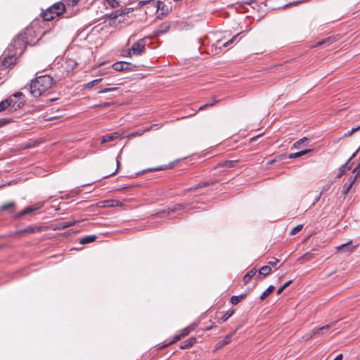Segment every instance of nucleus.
<instances>
[{
	"label": "nucleus",
	"mask_w": 360,
	"mask_h": 360,
	"mask_svg": "<svg viewBox=\"0 0 360 360\" xmlns=\"http://www.w3.org/2000/svg\"><path fill=\"white\" fill-rule=\"evenodd\" d=\"M340 170H344L345 172H346L347 171L349 170V167H347V164H344L340 167Z\"/></svg>",
	"instance_id": "nucleus-55"
},
{
	"label": "nucleus",
	"mask_w": 360,
	"mask_h": 360,
	"mask_svg": "<svg viewBox=\"0 0 360 360\" xmlns=\"http://www.w3.org/2000/svg\"><path fill=\"white\" fill-rule=\"evenodd\" d=\"M358 153V150L352 154V155L349 158V159L347 161L345 164H347V167H349V169H351L354 162H352L351 160L353 158H354L356 155V153Z\"/></svg>",
	"instance_id": "nucleus-47"
},
{
	"label": "nucleus",
	"mask_w": 360,
	"mask_h": 360,
	"mask_svg": "<svg viewBox=\"0 0 360 360\" xmlns=\"http://www.w3.org/2000/svg\"><path fill=\"white\" fill-rule=\"evenodd\" d=\"M113 15H114L113 12L107 15V18L110 20V22H109L110 25L115 24L116 22L115 17H114Z\"/></svg>",
	"instance_id": "nucleus-46"
},
{
	"label": "nucleus",
	"mask_w": 360,
	"mask_h": 360,
	"mask_svg": "<svg viewBox=\"0 0 360 360\" xmlns=\"http://www.w3.org/2000/svg\"><path fill=\"white\" fill-rule=\"evenodd\" d=\"M292 280H290L288 281H287L286 283H285L281 288H279L277 290V295H281V292L287 288L288 287L291 283H292Z\"/></svg>",
	"instance_id": "nucleus-40"
},
{
	"label": "nucleus",
	"mask_w": 360,
	"mask_h": 360,
	"mask_svg": "<svg viewBox=\"0 0 360 360\" xmlns=\"http://www.w3.org/2000/svg\"><path fill=\"white\" fill-rule=\"evenodd\" d=\"M103 207H112L121 205V202L117 200H107L103 202Z\"/></svg>",
	"instance_id": "nucleus-17"
},
{
	"label": "nucleus",
	"mask_w": 360,
	"mask_h": 360,
	"mask_svg": "<svg viewBox=\"0 0 360 360\" xmlns=\"http://www.w3.org/2000/svg\"><path fill=\"white\" fill-rule=\"evenodd\" d=\"M309 335H310V333H307V334L304 336V338L306 340H308L311 339L312 337H309Z\"/></svg>",
	"instance_id": "nucleus-62"
},
{
	"label": "nucleus",
	"mask_w": 360,
	"mask_h": 360,
	"mask_svg": "<svg viewBox=\"0 0 360 360\" xmlns=\"http://www.w3.org/2000/svg\"><path fill=\"white\" fill-rule=\"evenodd\" d=\"M337 322L338 321H333V322H330V323L326 324L322 327L316 328L317 333L321 334V333H324L325 331H326V330H329L330 328H331L332 327H333L337 323Z\"/></svg>",
	"instance_id": "nucleus-20"
},
{
	"label": "nucleus",
	"mask_w": 360,
	"mask_h": 360,
	"mask_svg": "<svg viewBox=\"0 0 360 360\" xmlns=\"http://www.w3.org/2000/svg\"><path fill=\"white\" fill-rule=\"evenodd\" d=\"M345 171L344 170H340V173L337 175V177L338 178H340L342 175L345 174Z\"/></svg>",
	"instance_id": "nucleus-61"
},
{
	"label": "nucleus",
	"mask_w": 360,
	"mask_h": 360,
	"mask_svg": "<svg viewBox=\"0 0 360 360\" xmlns=\"http://www.w3.org/2000/svg\"><path fill=\"white\" fill-rule=\"evenodd\" d=\"M352 240H349L342 245L336 247L338 251L342 250L345 252H353L359 246V245H351Z\"/></svg>",
	"instance_id": "nucleus-7"
},
{
	"label": "nucleus",
	"mask_w": 360,
	"mask_h": 360,
	"mask_svg": "<svg viewBox=\"0 0 360 360\" xmlns=\"http://www.w3.org/2000/svg\"><path fill=\"white\" fill-rule=\"evenodd\" d=\"M43 206H44V203L39 202V203H37V205L27 207L25 208L23 210H22L21 212H18L16 214L15 218L18 219L25 214H27L32 213L34 211H37V210H39L40 208H41Z\"/></svg>",
	"instance_id": "nucleus-4"
},
{
	"label": "nucleus",
	"mask_w": 360,
	"mask_h": 360,
	"mask_svg": "<svg viewBox=\"0 0 360 360\" xmlns=\"http://www.w3.org/2000/svg\"><path fill=\"white\" fill-rule=\"evenodd\" d=\"M77 222V221H76V220H71V221H61L56 225V228L54 229H59V230L65 229L66 228H68V227L75 225Z\"/></svg>",
	"instance_id": "nucleus-12"
},
{
	"label": "nucleus",
	"mask_w": 360,
	"mask_h": 360,
	"mask_svg": "<svg viewBox=\"0 0 360 360\" xmlns=\"http://www.w3.org/2000/svg\"><path fill=\"white\" fill-rule=\"evenodd\" d=\"M117 89H118L117 87L104 88V89H101L98 93V94L107 93V92L116 91Z\"/></svg>",
	"instance_id": "nucleus-45"
},
{
	"label": "nucleus",
	"mask_w": 360,
	"mask_h": 360,
	"mask_svg": "<svg viewBox=\"0 0 360 360\" xmlns=\"http://www.w3.org/2000/svg\"><path fill=\"white\" fill-rule=\"evenodd\" d=\"M309 142V139L307 137L302 138L299 141H296L293 146L292 148L295 149H300L302 148L304 144V143Z\"/></svg>",
	"instance_id": "nucleus-26"
},
{
	"label": "nucleus",
	"mask_w": 360,
	"mask_h": 360,
	"mask_svg": "<svg viewBox=\"0 0 360 360\" xmlns=\"http://www.w3.org/2000/svg\"><path fill=\"white\" fill-rule=\"evenodd\" d=\"M145 132H147V131H145V128H144L143 129H140V130H137L136 131L131 132V134H129L128 136L129 138H134V137H136V136H141Z\"/></svg>",
	"instance_id": "nucleus-36"
},
{
	"label": "nucleus",
	"mask_w": 360,
	"mask_h": 360,
	"mask_svg": "<svg viewBox=\"0 0 360 360\" xmlns=\"http://www.w3.org/2000/svg\"><path fill=\"white\" fill-rule=\"evenodd\" d=\"M114 13V17H115V19H117L118 17L122 16L126 13H129V9H119L113 12Z\"/></svg>",
	"instance_id": "nucleus-34"
},
{
	"label": "nucleus",
	"mask_w": 360,
	"mask_h": 360,
	"mask_svg": "<svg viewBox=\"0 0 360 360\" xmlns=\"http://www.w3.org/2000/svg\"><path fill=\"white\" fill-rule=\"evenodd\" d=\"M235 312L234 309H231L226 311L223 316L218 320L219 323H222L228 320Z\"/></svg>",
	"instance_id": "nucleus-19"
},
{
	"label": "nucleus",
	"mask_w": 360,
	"mask_h": 360,
	"mask_svg": "<svg viewBox=\"0 0 360 360\" xmlns=\"http://www.w3.org/2000/svg\"><path fill=\"white\" fill-rule=\"evenodd\" d=\"M22 95V94L20 91H18V92H16V93L13 94V96H14L15 98H19Z\"/></svg>",
	"instance_id": "nucleus-57"
},
{
	"label": "nucleus",
	"mask_w": 360,
	"mask_h": 360,
	"mask_svg": "<svg viewBox=\"0 0 360 360\" xmlns=\"http://www.w3.org/2000/svg\"><path fill=\"white\" fill-rule=\"evenodd\" d=\"M311 151V150L309 149H305V150H301L300 152H297V153H291L288 155V158H290V159H295V158H300L304 155H306L307 153H309V152Z\"/></svg>",
	"instance_id": "nucleus-25"
},
{
	"label": "nucleus",
	"mask_w": 360,
	"mask_h": 360,
	"mask_svg": "<svg viewBox=\"0 0 360 360\" xmlns=\"http://www.w3.org/2000/svg\"><path fill=\"white\" fill-rule=\"evenodd\" d=\"M1 210L8 211L9 213H13L15 210V204L14 202L6 203L2 205Z\"/></svg>",
	"instance_id": "nucleus-24"
},
{
	"label": "nucleus",
	"mask_w": 360,
	"mask_h": 360,
	"mask_svg": "<svg viewBox=\"0 0 360 360\" xmlns=\"http://www.w3.org/2000/svg\"><path fill=\"white\" fill-rule=\"evenodd\" d=\"M195 326L194 324H192V325L182 329L180 331L181 336L183 338L187 336L192 330H195Z\"/></svg>",
	"instance_id": "nucleus-29"
},
{
	"label": "nucleus",
	"mask_w": 360,
	"mask_h": 360,
	"mask_svg": "<svg viewBox=\"0 0 360 360\" xmlns=\"http://www.w3.org/2000/svg\"><path fill=\"white\" fill-rule=\"evenodd\" d=\"M183 337L181 336V333L179 332V334H176L175 336L174 337V339L173 340H172L170 342H169L168 344H167L166 345H165L163 347H167L172 344H174L176 342L180 340Z\"/></svg>",
	"instance_id": "nucleus-42"
},
{
	"label": "nucleus",
	"mask_w": 360,
	"mask_h": 360,
	"mask_svg": "<svg viewBox=\"0 0 360 360\" xmlns=\"http://www.w3.org/2000/svg\"><path fill=\"white\" fill-rule=\"evenodd\" d=\"M120 136L118 132L108 134L102 137L101 143H108L117 139Z\"/></svg>",
	"instance_id": "nucleus-11"
},
{
	"label": "nucleus",
	"mask_w": 360,
	"mask_h": 360,
	"mask_svg": "<svg viewBox=\"0 0 360 360\" xmlns=\"http://www.w3.org/2000/svg\"><path fill=\"white\" fill-rule=\"evenodd\" d=\"M102 80H103L102 78H99V79H96L92 80L91 82H88L87 84H84V88H86V89L91 88L94 86H96V85L98 84Z\"/></svg>",
	"instance_id": "nucleus-35"
},
{
	"label": "nucleus",
	"mask_w": 360,
	"mask_h": 360,
	"mask_svg": "<svg viewBox=\"0 0 360 360\" xmlns=\"http://www.w3.org/2000/svg\"><path fill=\"white\" fill-rule=\"evenodd\" d=\"M271 272V267L270 266H264L259 270L258 278H262L270 274Z\"/></svg>",
	"instance_id": "nucleus-15"
},
{
	"label": "nucleus",
	"mask_w": 360,
	"mask_h": 360,
	"mask_svg": "<svg viewBox=\"0 0 360 360\" xmlns=\"http://www.w3.org/2000/svg\"><path fill=\"white\" fill-rule=\"evenodd\" d=\"M120 156H118V157H117V158H116V162H117V169L120 168Z\"/></svg>",
	"instance_id": "nucleus-58"
},
{
	"label": "nucleus",
	"mask_w": 360,
	"mask_h": 360,
	"mask_svg": "<svg viewBox=\"0 0 360 360\" xmlns=\"http://www.w3.org/2000/svg\"><path fill=\"white\" fill-rule=\"evenodd\" d=\"M183 205L181 204H176L171 207H167L166 210H163L158 213L160 217H162L165 214H170L176 212L177 210H181Z\"/></svg>",
	"instance_id": "nucleus-8"
},
{
	"label": "nucleus",
	"mask_w": 360,
	"mask_h": 360,
	"mask_svg": "<svg viewBox=\"0 0 360 360\" xmlns=\"http://www.w3.org/2000/svg\"><path fill=\"white\" fill-rule=\"evenodd\" d=\"M111 104L112 103H109V102H104V103H101L100 104L94 105V108L99 107V108H105L109 107L110 105H111Z\"/></svg>",
	"instance_id": "nucleus-51"
},
{
	"label": "nucleus",
	"mask_w": 360,
	"mask_h": 360,
	"mask_svg": "<svg viewBox=\"0 0 360 360\" xmlns=\"http://www.w3.org/2000/svg\"><path fill=\"white\" fill-rule=\"evenodd\" d=\"M16 58L13 56L7 55L4 57V64L5 65H11L12 64H15L16 61Z\"/></svg>",
	"instance_id": "nucleus-28"
},
{
	"label": "nucleus",
	"mask_w": 360,
	"mask_h": 360,
	"mask_svg": "<svg viewBox=\"0 0 360 360\" xmlns=\"http://www.w3.org/2000/svg\"><path fill=\"white\" fill-rule=\"evenodd\" d=\"M356 179V176H354L352 179H350L347 182H346L343 186L342 193L345 197L349 192L352 185L355 182Z\"/></svg>",
	"instance_id": "nucleus-13"
},
{
	"label": "nucleus",
	"mask_w": 360,
	"mask_h": 360,
	"mask_svg": "<svg viewBox=\"0 0 360 360\" xmlns=\"http://www.w3.org/2000/svg\"><path fill=\"white\" fill-rule=\"evenodd\" d=\"M234 334H235V331L226 335L222 340L219 341L217 344V345H216L218 349H219V348H221L222 347H224V345L229 344L231 342V339L233 336Z\"/></svg>",
	"instance_id": "nucleus-14"
},
{
	"label": "nucleus",
	"mask_w": 360,
	"mask_h": 360,
	"mask_svg": "<svg viewBox=\"0 0 360 360\" xmlns=\"http://www.w3.org/2000/svg\"><path fill=\"white\" fill-rule=\"evenodd\" d=\"M157 8L158 9H160L162 6H163V3L161 1H158L157 3Z\"/></svg>",
	"instance_id": "nucleus-60"
},
{
	"label": "nucleus",
	"mask_w": 360,
	"mask_h": 360,
	"mask_svg": "<svg viewBox=\"0 0 360 360\" xmlns=\"http://www.w3.org/2000/svg\"><path fill=\"white\" fill-rule=\"evenodd\" d=\"M274 289L275 287L274 285H269V288L260 295V299L262 300H265L274 290Z\"/></svg>",
	"instance_id": "nucleus-30"
},
{
	"label": "nucleus",
	"mask_w": 360,
	"mask_h": 360,
	"mask_svg": "<svg viewBox=\"0 0 360 360\" xmlns=\"http://www.w3.org/2000/svg\"><path fill=\"white\" fill-rule=\"evenodd\" d=\"M245 295L232 296L231 298V302L232 304L236 305V304H238L240 302H241L243 299H245Z\"/></svg>",
	"instance_id": "nucleus-31"
},
{
	"label": "nucleus",
	"mask_w": 360,
	"mask_h": 360,
	"mask_svg": "<svg viewBox=\"0 0 360 360\" xmlns=\"http://www.w3.org/2000/svg\"><path fill=\"white\" fill-rule=\"evenodd\" d=\"M333 39L334 38H333V37H328V38H326L324 40H321V41H318L316 45L321 46V45H323L324 44H326L327 42L333 43L334 42L333 41Z\"/></svg>",
	"instance_id": "nucleus-44"
},
{
	"label": "nucleus",
	"mask_w": 360,
	"mask_h": 360,
	"mask_svg": "<svg viewBox=\"0 0 360 360\" xmlns=\"http://www.w3.org/2000/svg\"><path fill=\"white\" fill-rule=\"evenodd\" d=\"M39 230H40L39 228H36V227L30 226L27 228L20 231L19 233H33L36 231H39Z\"/></svg>",
	"instance_id": "nucleus-32"
},
{
	"label": "nucleus",
	"mask_w": 360,
	"mask_h": 360,
	"mask_svg": "<svg viewBox=\"0 0 360 360\" xmlns=\"http://www.w3.org/2000/svg\"><path fill=\"white\" fill-rule=\"evenodd\" d=\"M78 1L79 0H70V1L71 2L72 5L77 4Z\"/></svg>",
	"instance_id": "nucleus-63"
},
{
	"label": "nucleus",
	"mask_w": 360,
	"mask_h": 360,
	"mask_svg": "<svg viewBox=\"0 0 360 360\" xmlns=\"http://www.w3.org/2000/svg\"><path fill=\"white\" fill-rule=\"evenodd\" d=\"M53 81V77L47 75L32 80L29 87L30 94L34 98H39L52 86Z\"/></svg>",
	"instance_id": "nucleus-1"
},
{
	"label": "nucleus",
	"mask_w": 360,
	"mask_h": 360,
	"mask_svg": "<svg viewBox=\"0 0 360 360\" xmlns=\"http://www.w3.org/2000/svg\"><path fill=\"white\" fill-rule=\"evenodd\" d=\"M342 354H340L334 359V360H342Z\"/></svg>",
	"instance_id": "nucleus-59"
},
{
	"label": "nucleus",
	"mask_w": 360,
	"mask_h": 360,
	"mask_svg": "<svg viewBox=\"0 0 360 360\" xmlns=\"http://www.w3.org/2000/svg\"><path fill=\"white\" fill-rule=\"evenodd\" d=\"M169 29V25L167 22L162 24L158 31V33L163 34L168 31Z\"/></svg>",
	"instance_id": "nucleus-38"
},
{
	"label": "nucleus",
	"mask_w": 360,
	"mask_h": 360,
	"mask_svg": "<svg viewBox=\"0 0 360 360\" xmlns=\"http://www.w3.org/2000/svg\"><path fill=\"white\" fill-rule=\"evenodd\" d=\"M278 262L279 260L278 259H275L274 260L269 261L268 264L272 266H275Z\"/></svg>",
	"instance_id": "nucleus-54"
},
{
	"label": "nucleus",
	"mask_w": 360,
	"mask_h": 360,
	"mask_svg": "<svg viewBox=\"0 0 360 360\" xmlns=\"http://www.w3.org/2000/svg\"><path fill=\"white\" fill-rule=\"evenodd\" d=\"M16 102H14L12 98H8L4 101H2L0 102V112L7 109L8 107L12 106L15 110H16V108H15Z\"/></svg>",
	"instance_id": "nucleus-9"
},
{
	"label": "nucleus",
	"mask_w": 360,
	"mask_h": 360,
	"mask_svg": "<svg viewBox=\"0 0 360 360\" xmlns=\"http://www.w3.org/2000/svg\"><path fill=\"white\" fill-rule=\"evenodd\" d=\"M50 10L55 17L59 16L65 11V6L64 4L61 2L56 3L53 6H50Z\"/></svg>",
	"instance_id": "nucleus-6"
},
{
	"label": "nucleus",
	"mask_w": 360,
	"mask_h": 360,
	"mask_svg": "<svg viewBox=\"0 0 360 360\" xmlns=\"http://www.w3.org/2000/svg\"><path fill=\"white\" fill-rule=\"evenodd\" d=\"M360 129V125L356 127H354L352 128L350 131H348L345 134V136H351L352 134H353L354 132L359 131Z\"/></svg>",
	"instance_id": "nucleus-48"
},
{
	"label": "nucleus",
	"mask_w": 360,
	"mask_h": 360,
	"mask_svg": "<svg viewBox=\"0 0 360 360\" xmlns=\"http://www.w3.org/2000/svg\"><path fill=\"white\" fill-rule=\"evenodd\" d=\"M353 173H356L355 176L356 177L360 175V162L358 164V165L354 169Z\"/></svg>",
	"instance_id": "nucleus-53"
},
{
	"label": "nucleus",
	"mask_w": 360,
	"mask_h": 360,
	"mask_svg": "<svg viewBox=\"0 0 360 360\" xmlns=\"http://www.w3.org/2000/svg\"><path fill=\"white\" fill-rule=\"evenodd\" d=\"M240 34H236V35L233 36L231 39L226 40L224 41H222V39L218 40L217 42H219V43L221 42V43H223V45H224V46L231 45V44L235 43V42L238 43V42H239V41H237V39L238 38Z\"/></svg>",
	"instance_id": "nucleus-27"
},
{
	"label": "nucleus",
	"mask_w": 360,
	"mask_h": 360,
	"mask_svg": "<svg viewBox=\"0 0 360 360\" xmlns=\"http://www.w3.org/2000/svg\"><path fill=\"white\" fill-rule=\"evenodd\" d=\"M257 271L256 268H252L245 274L243 278L244 285H246L251 280V278L256 274Z\"/></svg>",
	"instance_id": "nucleus-16"
},
{
	"label": "nucleus",
	"mask_w": 360,
	"mask_h": 360,
	"mask_svg": "<svg viewBox=\"0 0 360 360\" xmlns=\"http://www.w3.org/2000/svg\"><path fill=\"white\" fill-rule=\"evenodd\" d=\"M212 184H213V182L210 181H202V182H200L199 184H196L195 186L189 188L188 189V191H195L198 188L207 187L210 185H212Z\"/></svg>",
	"instance_id": "nucleus-18"
},
{
	"label": "nucleus",
	"mask_w": 360,
	"mask_h": 360,
	"mask_svg": "<svg viewBox=\"0 0 360 360\" xmlns=\"http://www.w3.org/2000/svg\"><path fill=\"white\" fill-rule=\"evenodd\" d=\"M205 46H198L197 47V50L200 53V55H202L204 53H207V54H212V55H214V54H217L219 53V51L221 49V46H214V48H213V46H206L207 49H202L204 48Z\"/></svg>",
	"instance_id": "nucleus-5"
},
{
	"label": "nucleus",
	"mask_w": 360,
	"mask_h": 360,
	"mask_svg": "<svg viewBox=\"0 0 360 360\" xmlns=\"http://www.w3.org/2000/svg\"><path fill=\"white\" fill-rule=\"evenodd\" d=\"M66 64L68 66H70L72 67V69L73 70L76 66H77V63L73 60H71V59H68L66 60Z\"/></svg>",
	"instance_id": "nucleus-49"
},
{
	"label": "nucleus",
	"mask_w": 360,
	"mask_h": 360,
	"mask_svg": "<svg viewBox=\"0 0 360 360\" xmlns=\"http://www.w3.org/2000/svg\"><path fill=\"white\" fill-rule=\"evenodd\" d=\"M11 121L10 119H6V118H1L0 119V127L9 123Z\"/></svg>",
	"instance_id": "nucleus-52"
},
{
	"label": "nucleus",
	"mask_w": 360,
	"mask_h": 360,
	"mask_svg": "<svg viewBox=\"0 0 360 360\" xmlns=\"http://www.w3.org/2000/svg\"><path fill=\"white\" fill-rule=\"evenodd\" d=\"M106 4L112 8H117L120 2L117 0H105Z\"/></svg>",
	"instance_id": "nucleus-37"
},
{
	"label": "nucleus",
	"mask_w": 360,
	"mask_h": 360,
	"mask_svg": "<svg viewBox=\"0 0 360 360\" xmlns=\"http://www.w3.org/2000/svg\"><path fill=\"white\" fill-rule=\"evenodd\" d=\"M134 68H135V65L132 63L124 61H118L114 63L110 67H108V70H110L112 68L115 71L121 72L124 70H132Z\"/></svg>",
	"instance_id": "nucleus-3"
},
{
	"label": "nucleus",
	"mask_w": 360,
	"mask_h": 360,
	"mask_svg": "<svg viewBox=\"0 0 360 360\" xmlns=\"http://www.w3.org/2000/svg\"><path fill=\"white\" fill-rule=\"evenodd\" d=\"M129 49L132 56H140L145 52V46H131Z\"/></svg>",
	"instance_id": "nucleus-21"
},
{
	"label": "nucleus",
	"mask_w": 360,
	"mask_h": 360,
	"mask_svg": "<svg viewBox=\"0 0 360 360\" xmlns=\"http://www.w3.org/2000/svg\"><path fill=\"white\" fill-rule=\"evenodd\" d=\"M165 168H166V166H165V167H158V168H155V170H161V169H165Z\"/></svg>",
	"instance_id": "nucleus-64"
},
{
	"label": "nucleus",
	"mask_w": 360,
	"mask_h": 360,
	"mask_svg": "<svg viewBox=\"0 0 360 360\" xmlns=\"http://www.w3.org/2000/svg\"><path fill=\"white\" fill-rule=\"evenodd\" d=\"M220 101L221 100H219V99H214L213 102L207 103H206L205 105H202L200 107H199L198 110L199 111H202V110H205L206 108H207L209 107L214 106L215 104L219 103Z\"/></svg>",
	"instance_id": "nucleus-33"
},
{
	"label": "nucleus",
	"mask_w": 360,
	"mask_h": 360,
	"mask_svg": "<svg viewBox=\"0 0 360 360\" xmlns=\"http://www.w3.org/2000/svg\"><path fill=\"white\" fill-rule=\"evenodd\" d=\"M302 228H303L302 224H299V225L296 226L290 231V235L296 234L298 231H301L302 229Z\"/></svg>",
	"instance_id": "nucleus-43"
},
{
	"label": "nucleus",
	"mask_w": 360,
	"mask_h": 360,
	"mask_svg": "<svg viewBox=\"0 0 360 360\" xmlns=\"http://www.w3.org/2000/svg\"><path fill=\"white\" fill-rule=\"evenodd\" d=\"M15 45H35L32 28L27 27L13 39Z\"/></svg>",
	"instance_id": "nucleus-2"
},
{
	"label": "nucleus",
	"mask_w": 360,
	"mask_h": 360,
	"mask_svg": "<svg viewBox=\"0 0 360 360\" xmlns=\"http://www.w3.org/2000/svg\"><path fill=\"white\" fill-rule=\"evenodd\" d=\"M236 163H237V162L235 161V160H228V161H225L221 165V167H227V168H231V167H235Z\"/></svg>",
	"instance_id": "nucleus-39"
},
{
	"label": "nucleus",
	"mask_w": 360,
	"mask_h": 360,
	"mask_svg": "<svg viewBox=\"0 0 360 360\" xmlns=\"http://www.w3.org/2000/svg\"><path fill=\"white\" fill-rule=\"evenodd\" d=\"M195 342L196 338L195 337H191L186 340L182 342L179 345V348L181 349H188L191 347Z\"/></svg>",
	"instance_id": "nucleus-10"
},
{
	"label": "nucleus",
	"mask_w": 360,
	"mask_h": 360,
	"mask_svg": "<svg viewBox=\"0 0 360 360\" xmlns=\"http://www.w3.org/2000/svg\"><path fill=\"white\" fill-rule=\"evenodd\" d=\"M161 127H162V124H151L149 127H145V131H149L153 130H153H157V129H159Z\"/></svg>",
	"instance_id": "nucleus-41"
},
{
	"label": "nucleus",
	"mask_w": 360,
	"mask_h": 360,
	"mask_svg": "<svg viewBox=\"0 0 360 360\" xmlns=\"http://www.w3.org/2000/svg\"><path fill=\"white\" fill-rule=\"evenodd\" d=\"M96 238L97 236L95 235L86 236L85 237L80 238L79 243L83 245L87 244L95 241Z\"/></svg>",
	"instance_id": "nucleus-22"
},
{
	"label": "nucleus",
	"mask_w": 360,
	"mask_h": 360,
	"mask_svg": "<svg viewBox=\"0 0 360 360\" xmlns=\"http://www.w3.org/2000/svg\"><path fill=\"white\" fill-rule=\"evenodd\" d=\"M41 16L45 21H50L55 18V15H53L50 8H49L45 12H43L41 13Z\"/></svg>",
	"instance_id": "nucleus-23"
},
{
	"label": "nucleus",
	"mask_w": 360,
	"mask_h": 360,
	"mask_svg": "<svg viewBox=\"0 0 360 360\" xmlns=\"http://www.w3.org/2000/svg\"><path fill=\"white\" fill-rule=\"evenodd\" d=\"M309 337H313L316 335H318L316 328L312 329L310 332Z\"/></svg>",
	"instance_id": "nucleus-56"
},
{
	"label": "nucleus",
	"mask_w": 360,
	"mask_h": 360,
	"mask_svg": "<svg viewBox=\"0 0 360 360\" xmlns=\"http://www.w3.org/2000/svg\"><path fill=\"white\" fill-rule=\"evenodd\" d=\"M121 56L123 57H131L132 53H131L130 49L122 50L121 52Z\"/></svg>",
	"instance_id": "nucleus-50"
}]
</instances>
